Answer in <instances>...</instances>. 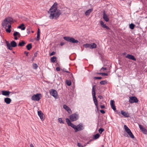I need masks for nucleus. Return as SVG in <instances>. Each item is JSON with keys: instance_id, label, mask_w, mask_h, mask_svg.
<instances>
[{"instance_id": "1", "label": "nucleus", "mask_w": 147, "mask_h": 147, "mask_svg": "<svg viewBox=\"0 0 147 147\" xmlns=\"http://www.w3.org/2000/svg\"><path fill=\"white\" fill-rule=\"evenodd\" d=\"M57 3H55L48 11V13L49 14V17L50 19H56L61 15L60 11L57 9Z\"/></svg>"}, {"instance_id": "2", "label": "nucleus", "mask_w": 147, "mask_h": 147, "mask_svg": "<svg viewBox=\"0 0 147 147\" xmlns=\"http://www.w3.org/2000/svg\"><path fill=\"white\" fill-rule=\"evenodd\" d=\"M13 19L10 17L5 18L2 22V24L3 27L6 28L8 26L11 25V23L13 22Z\"/></svg>"}, {"instance_id": "3", "label": "nucleus", "mask_w": 147, "mask_h": 147, "mask_svg": "<svg viewBox=\"0 0 147 147\" xmlns=\"http://www.w3.org/2000/svg\"><path fill=\"white\" fill-rule=\"evenodd\" d=\"M95 87V86H94L92 87V93L94 102L96 106V108L97 109V111H98V101L95 96L96 93L94 89Z\"/></svg>"}, {"instance_id": "4", "label": "nucleus", "mask_w": 147, "mask_h": 147, "mask_svg": "<svg viewBox=\"0 0 147 147\" xmlns=\"http://www.w3.org/2000/svg\"><path fill=\"white\" fill-rule=\"evenodd\" d=\"M6 44L7 48L10 50H12V47H15L17 46V44L14 41L11 42L10 44L6 41Z\"/></svg>"}, {"instance_id": "5", "label": "nucleus", "mask_w": 147, "mask_h": 147, "mask_svg": "<svg viewBox=\"0 0 147 147\" xmlns=\"http://www.w3.org/2000/svg\"><path fill=\"white\" fill-rule=\"evenodd\" d=\"M63 38L65 40L73 43H77L79 42L78 40H75L73 37H71L69 36H64L63 37Z\"/></svg>"}, {"instance_id": "6", "label": "nucleus", "mask_w": 147, "mask_h": 147, "mask_svg": "<svg viewBox=\"0 0 147 147\" xmlns=\"http://www.w3.org/2000/svg\"><path fill=\"white\" fill-rule=\"evenodd\" d=\"M69 118L71 121H75L79 119V115L78 114L76 113L71 115L69 116Z\"/></svg>"}, {"instance_id": "7", "label": "nucleus", "mask_w": 147, "mask_h": 147, "mask_svg": "<svg viewBox=\"0 0 147 147\" xmlns=\"http://www.w3.org/2000/svg\"><path fill=\"white\" fill-rule=\"evenodd\" d=\"M124 128L125 131L127 133L130 137L132 138H134V135L131 132V130L128 127L125 125H124Z\"/></svg>"}, {"instance_id": "8", "label": "nucleus", "mask_w": 147, "mask_h": 147, "mask_svg": "<svg viewBox=\"0 0 147 147\" xmlns=\"http://www.w3.org/2000/svg\"><path fill=\"white\" fill-rule=\"evenodd\" d=\"M84 129V126L83 124L80 123L76 126V129L75 130V132H77L78 131H80L83 130Z\"/></svg>"}, {"instance_id": "9", "label": "nucleus", "mask_w": 147, "mask_h": 147, "mask_svg": "<svg viewBox=\"0 0 147 147\" xmlns=\"http://www.w3.org/2000/svg\"><path fill=\"white\" fill-rule=\"evenodd\" d=\"M40 96H41V94H34L32 97L31 99L32 100L34 101H38L41 98Z\"/></svg>"}, {"instance_id": "10", "label": "nucleus", "mask_w": 147, "mask_h": 147, "mask_svg": "<svg viewBox=\"0 0 147 147\" xmlns=\"http://www.w3.org/2000/svg\"><path fill=\"white\" fill-rule=\"evenodd\" d=\"M138 101L137 98L135 96H131L129 97V102L131 103H137Z\"/></svg>"}, {"instance_id": "11", "label": "nucleus", "mask_w": 147, "mask_h": 147, "mask_svg": "<svg viewBox=\"0 0 147 147\" xmlns=\"http://www.w3.org/2000/svg\"><path fill=\"white\" fill-rule=\"evenodd\" d=\"M50 93L51 95L52 96L55 98H56L57 96V92L55 90L52 89L50 90Z\"/></svg>"}, {"instance_id": "12", "label": "nucleus", "mask_w": 147, "mask_h": 147, "mask_svg": "<svg viewBox=\"0 0 147 147\" xmlns=\"http://www.w3.org/2000/svg\"><path fill=\"white\" fill-rule=\"evenodd\" d=\"M139 127L142 132L145 134H147V130L141 125H139Z\"/></svg>"}, {"instance_id": "13", "label": "nucleus", "mask_w": 147, "mask_h": 147, "mask_svg": "<svg viewBox=\"0 0 147 147\" xmlns=\"http://www.w3.org/2000/svg\"><path fill=\"white\" fill-rule=\"evenodd\" d=\"M63 108L66 110L69 114H71L72 113L71 109L68 106L65 105H63Z\"/></svg>"}, {"instance_id": "14", "label": "nucleus", "mask_w": 147, "mask_h": 147, "mask_svg": "<svg viewBox=\"0 0 147 147\" xmlns=\"http://www.w3.org/2000/svg\"><path fill=\"white\" fill-rule=\"evenodd\" d=\"M103 18L105 20L106 22H108L109 20V18H108L107 15L106 14L105 11H103Z\"/></svg>"}, {"instance_id": "15", "label": "nucleus", "mask_w": 147, "mask_h": 147, "mask_svg": "<svg viewBox=\"0 0 147 147\" xmlns=\"http://www.w3.org/2000/svg\"><path fill=\"white\" fill-rule=\"evenodd\" d=\"M125 57L126 58L129 59H130L134 61H136V58L133 55H131L127 54V55L125 56Z\"/></svg>"}, {"instance_id": "16", "label": "nucleus", "mask_w": 147, "mask_h": 147, "mask_svg": "<svg viewBox=\"0 0 147 147\" xmlns=\"http://www.w3.org/2000/svg\"><path fill=\"white\" fill-rule=\"evenodd\" d=\"M38 114L40 119L42 121L44 120V118L43 117V114L42 112L40 111H38Z\"/></svg>"}, {"instance_id": "17", "label": "nucleus", "mask_w": 147, "mask_h": 147, "mask_svg": "<svg viewBox=\"0 0 147 147\" xmlns=\"http://www.w3.org/2000/svg\"><path fill=\"white\" fill-rule=\"evenodd\" d=\"M115 101L113 100H111L110 101V105H111V107L115 111L116 110V108L115 106Z\"/></svg>"}, {"instance_id": "18", "label": "nucleus", "mask_w": 147, "mask_h": 147, "mask_svg": "<svg viewBox=\"0 0 147 147\" xmlns=\"http://www.w3.org/2000/svg\"><path fill=\"white\" fill-rule=\"evenodd\" d=\"M100 23L101 26L104 28H105L107 30H109V28L106 26V24H104L103 22L102 21H100Z\"/></svg>"}, {"instance_id": "19", "label": "nucleus", "mask_w": 147, "mask_h": 147, "mask_svg": "<svg viewBox=\"0 0 147 147\" xmlns=\"http://www.w3.org/2000/svg\"><path fill=\"white\" fill-rule=\"evenodd\" d=\"M10 92L8 91H2V94L4 96H9Z\"/></svg>"}, {"instance_id": "20", "label": "nucleus", "mask_w": 147, "mask_h": 147, "mask_svg": "<svg viewBox=\"0 0 147 147\" xmlns=\"http://www.w3.org/2000/svg\"><path fill=\"white\" fill-rule=\"evenodd\" d=\"M121 114L125 117H129V114L127 112L123 111V110L121 111Z\"/></svg>"}, {"instance_id": "21", "label": "nucleus", "mask_w": 147, "mask_h": 147, "mask_svg": "<svg viewBox=\"0 0 147 147\" xmlns=\"http://www.w3.org/2000/svg\"><path fill=\"white\" fill-rule=\"evenodd\" d=\"M5 102L7 104H9L10 103L11 101V99L9 98H6L4 99Z\"/></svg>"}, {"instance_id": "22", "label": "nucleus", "mask_w": 147, "mask_h": 147, "mask_svg": "<svg viewBox=\"0 0 147 147\" xmlns=\"http://www.w3.org/2000/svg\"><path fill=\"white\" fill-rule=\"evenodd\" d=\"M92 11L93 9H90L86 11L85 13V15L86 16H88Z\"/></svg>"}, {"instance_id": "23", "label": "nucleus", "mask_w": 147, "mask_h": 147, "mask_svg": "<svg viewBox=\"0 0 147 147\" xmlns=\"http://www.w3.org/2000/svg\"><path fill=\"white\" fill-rule=\"evenodd\" d=\"M90 45V48L91 49H94L96 47V45L95 43H91Z\"/></svg>"}, {"instance_id": "24", "label": "nucleus", "mask_w": 147, "mask_h": 147, "mask_svg": "<svg viewBox=\"0 0 147 147\" xmlns=\"http://www.w3.org/2000/svg\"><path fill=\"white\" fill-rule=\"evenodd\" d=\"M26 44V43L24 41H22L21 42H20L18 45L21 47L24 46Z\"/></svg>"}, {"instance_id": "25", "label": "nucleus", "mask_w": 147, "mask_h": 147, "mask_svg": "<svg viewBox=\"0 0 147 147\" xmlns=\"http://www.w3.org/2000/svg\"><path fill=\"white\" fill-rule=\"evenodd\" d=\"M13 36H18L20 37V34L18 32H15L13 34Z\"/></svg>"}, {"instance_id": "26", "label": "nucleus", "mask_w": 147, "mask_h": 147, "mask_svg": "<svg viewBox=\"0 0 147 147\" xmlns=\"http://www.w3.org/2000/svg\"><path fill=\"white\" fill-rule=\"evenodd\" d=\"M24 26V24H22L20 26H19L18 27V28H20V29H21L22 30H24L25 29V28Z\"/></svg>"}, {"instance_id": "27", "label": "nucleus", "mask_w": 147, "mask_h": 147, "mask_svg": "<svg viewBox=\"0 0 147 147\" xmlns=\"http://www.w3.org/2000/svg\"><path fill=\"white\" fill-rule=\"evenodd\" d=\"M8 28L6 29V31L9 33H10L11 32V25H9L8 26Z\"/></svg>"}, {"instance_id": "28", "label": "nucleus", "mask_w": 147, "mask_h": 147, "mask_svg": "<svg viewBox=\"0 0 147 147\" xmlns=\"http://www.w3.org/2000/svg\"><path fill=\"white\" fill-rule=\"evenodd\" d=\"M26 48L28 50H30L32 48L31 44H29L26 46Z\"/></svg>"}, {"instance_id": "29", "label": "nucleus", "mask_w": 147, "mask_h": 147, "mask_svg": "<svg viewBox=\"0 0 147 147\" xmlns=\"http://www.w3.org/2000/svg\"><path fill=\"white\" fill-rule=\"evenodd\" d=\"M56 60V58L55 57L53 56L52 57L51 59V61L53 62H55Z\"/></svg>"}, {"instance_id": "30", "label": "nucleus", "mask_w": 147, "mask_h": 147, "mask_svg": "<svg viewBox=\"0 0 147 147\" xmlns=\"http://www.w3.org/2000/svg\"><path fill=\"white\" fill-rule=\"evenodd\" d=\"M100 84L101 85H104L107 84V82L106 80L102 81L100 82Z\"/></svg>"}, {"instance_id": "31", "label": "nucleus", "mask_w": 147, "mask_h": 147, "mask_svg": "<svg viewBox=\"0 0 147 147\" xmlns=\"http://www.w3.org/2000/svg\"><path fill=\"white\" fill-rule=\"evenodd\" d=\"M61 70L63 72H66L67 73H68L70 74V75H72V74L70 73L69 71H67L66 69L65 68L61 69Z\"/></svg>"}, {"instance_id": "32", "label": "nucleus", "mask_w": 147, "mask_h": 147, "mask_svg": "<svg viewBox=\"0 0 147 147\" xmlns=\"http://www.w3.org/2000/svg\"><path fill=\"white\" fill-rule=\"evenodd\" d=\"M69 126H71L72 127L74 128L75 131L76 128V125L71 123Z\"/></svg>"}, {"instance_id": "33", "label": "nucleus", "mask_w": 147, "mask_h": 147, "mask_svg": "<svg viewBox=\"0 0 147 147\" xmlns=\"http://www.w3.org/2000/svg\"><path fill=\"white\" fill-rule=\"evenodd\" d=\"M99 136L100 135L98 134H97L94 136L93 138L94 139H96L99 137Z\"/></svg>"}, {"instance_id": "34", "label": "nucleus", "mask_w": 147, "mask_h": 147, "mask_svg": "<svg viewBox=\"0 0 147 147\" xmlns=\"http://www.w3.org/2000/svg\"><path fill=\"white\" fill-rule=\"evenodd\" d=\"M134 26H135L134 24H133L132 23L131 24L129 25V28L132 30L134 29Z\"/></svg>"}, {"instance_id": "35", "label": "nucleus", "mask_w": 147, "mask_h": 147, "mask_svg": "<svg viewBox=\"0 0 147 147\" xmlns=\"http://www.w3.org/2000/svg\"><path fill=\"white\" fill-rule=\"evenodd\" d=\"M90 45L89 44H86L83 45L84 47L86 48H87L88 47L90 48Z\"/></svg>"}, {"instance_id": "36", "label": "nucleus", "mask_w": 147, "mask_h": 147, "mask_svg": "<svg viewBox=\"0 0 147 147\" xmlns=\"http://www.w3.org/2000/svg\"><path fill=\"white\" fill-rule=\"evenodd\" d=\"M66 120L69 126L71 123V121L69 119L66 118Z\"/></svg>"}, {"instance_id": "37", "label": "nucleus", "mask_w": 147, "mask_h": 147, "mask_svg": "<svg viewBox=\"0 0 147 147\" xmlns=\"http://www.w3.org/2000/svg\"><path fill=\"white\" fill-rule=\"evenodd\" d=\"M66 82L67 85L68 86H70L71 84V82L70 81L66 80Z\"/></svg>"}, {"instance_id": "38", "label": "nucleus", "mask_w": 147, "mask_h": 147, "mask_svg": "<svg viewBox=\"0 0 147 147\" xmlns=\"http://www.w3.org/2000/svg\"><path fill=\"white\" fill-rule=\"evenodd\" d=\"M33 68L34 69H36L38 68V65L36 63H34L33 64Z\"/></svg>"}, {"instance_id": "39", "label": "nucleus", "mask_w": 147, "mask_h": 147, "mask_svg": "<svg viewBox=\"0 0 147 147\" xmlns=\"http://www.w3.org/2000/svg\"><path fill=\"white\" fill-rule=\"evenodd\" d=\"M104 131V129H102V128H100L98 130V131L99 133L101 134L102 133V132H103Z\"/></svg>"}, {"instance_id": "40", "label": "nucleus", "mask_w": 147, "mask_h": 147, "mask_svg": "<svg viewBox=\"0 0 147 147\" xmlns=\"http://www.w3.org/2000/svg\"><path fill=\"white\" fill-rule=\"evenodd\" d=\"M58 121H59V122L60 123H64V122H63V121L62 120V119L61 118H59L58 119Z\"/></svg>"}, {"instance_id": "41", "label": "nucleus", "mask_w": 147, "mask_h": 147, "mask_svg": "<svg viewBox=\"0 0 147 147\" xmlns=\"http://www.w3.org/2000/svg\"><path fill=\"white\" fill-rule=\"evenodd\" d=\"M40 35V34H37V37H36V39L38 41L39 40Z\"/></svg>"}, {"instance_id": "42", "label": "nucleus", "mask_w": 147, "mask_h": 147, "mask_svg": "<svg viewBox=\"0 0 147 147\" xmlns=\"http://www.w3.org/2000/svg\"><path fill=\"white\" fill-rule=\"evenodd\" d=\"M102 78L101 77H95L94 78L96 79H101Z\"/></svg>"}, {"instance_id": "43", "label": "nucleus", "mask_w": 147, "mask_h": 147, "mask_svg": "<svg viewBox=\"0 0 147 147\" xmlns=\"http://www.w3.org/2000/svg\"><path fill=\"white\" fill-rule=\"evenodd\" d=\"M78 146L79 147H83V146L80 143H78Z\"/></svg>"}, {"instance_id": "44", "label": "nucleus", "mask_w": 147, "mask_h": 147, "mask_svg": "<svg viewBox=\"0 0 147 147\" xmlns=\"http://www.w3.org/2000/svg\"><path fill=\"white\" fill-rule=\"evenodd\" d=\"M102 76H107L108 74L107 73H102Z\"/></svg>"}, {"instance_id": "45", "label": "nucleus", "mask_w": 147, "mask_h": 147, "mask_svg": "<svg viewBox=\"0 0 147 147\" xmlns=\"http://www.w3.org/2000/svg\"><path fill=\"white\" fill-rule=\"evenodd\" d=\"M56 53L55 52L53 51L50 54V56H52L55 54Z\"/></svg>"}, {"instance_id": "46", "label": "nucleus", "mask_w": 147, "mask_h": 147, "mask_svg": "<svg viewBox=\"0 0 147 147\" xmlns=\"http://www.w3.org/2000/svg\"><path fill=\"white\" fill-rule=\"evenodd\" d=\"M106 70L107 68L104 67H102L101 69V70H103V71H105Z\"/></svg>"}, {"instance_id": "47", "label": "nucleus", "mask_w": 147, "mask_h": 147, "mask_svg": "<svg viewBox=\"0 0 147 147\" xmlns=\"http://www.w3.org/2000/svg\"><path fill=\"white\" fill-rule=\"evenodd\" d=\"M100 112L102 114H104L105 113V112L103 110H100Z\"/></svg>"}, {"instance_id": "48", "label": "nucleus", "mask_w": 147, "mask_h": 147, "mask_svg": "<svg viewBox=\"0 0 147 147\" xmlns=\"http://www.w3.org/2000/svg\"><path fill=\"white\" fill-rule=\"evenodd\" d=\"M37 53H35L34 54V56L33 57V58H34V57L35 58V57H37Z\"/></svg>"}, {"instance_id": "49", "label": "nucleus", "mask_w": 147, "mask_h": 147, "mask_svg": "<svg viewBox=\"0 0 147 147\" xmlns=\"http://www.w3.org/2000/svg\"><path fill=\"white\" fill-rule=\"evenodd\" d=\"M29 52H27L26 51H24V53L26 55V56H28V54Z\"/></svg>"}, {"instance_id": "50", "label": "nucleus", "mask_w": 147, "mask_h": 147, "mask_svg": "<svg viewBox=\"0 0 147 147\" xmlns=\"http://www.w3.org/2000/svg\"><path fill=\"white\" fill-rule=\"evenodd\" d=\"M56 70L57 71H59L60 70V69L59 67H57L56 68Z\"/></svg>"}, {"instance_id": "51", "label": "nucleus", "mask_w": 147, "mask_h": 147, "mask_svg": "<svg viewBox=\"0 0 147 147\" xmlns=\"http://www.w3.org/2000/svg\"><path fill=\"white\" fill-rule=\"evenodd\" d=\"M100 107L101 109H103L105 108V106L104 105H101Z\"/></svg>"}, {"instance_id": "52", "label": "nucleus", "mask_w": 147, "mask_h": 147, "mask_svg": "<svg viewBox=\"0 0 147 147\" xmlns=\"http://www.w3.org/2000/svg\"><path fill=\"white\" fill-rule=\"evenodd\" d=\"M93 140V139H91L87 143V144H89Z\"/></svg>"}, {"instance_id": "53", "label": "nucleus", "mask_w": 147, "mask_h": 147, "mask_svg": "<svg viewBox=\"0 0 147 147\" xmlns=\"http://www.w3.org/2000/svg\"><path fill=\"white\" fill-rule=\"evenodd\" d=\"M65 44V43L63 42H61L60 43V45L61 46Z\"/></svg>"}, {"instance_id": "54", "label": "nucleus", "mask_w": 147, "mask_h": 147, "mask_svg": "<svg viewBox=\"0 0 147 147\" xmlns=\"http://www.w3.org/2000/svg\"><path fill=\"white\" fill-rule=\"evenodd\" d=\"M30 147H34L32 144H31L30 145Z\"/></svg>"}, {"instance_id": "55", "label": "nucleus", "mask_w": 147, "mask_h": 147, "mask_svg": "<svg viewBox=\"0 0 147 147\" xmlns=\"http://www.w3.org/2000/svg\"><path fill=\"white\" fill-rule=\"evenodd\" d=\"M37 34H40V30L39 28L38 29V30Z\"/></svg>"}, {"instance_id": "56", "label": "nucleus", "mask_w": 147, "mask_h": 147, "mask_svg": "<svg viewBox=\"0 0 147 147\" xmlns=\"http://www.w3.org/2000/svg\"><path fill=\"white\" fill-rule=\"evenodd\" d=\"M15 37L14 39L16 40H17L18 39V38L17 37V36H14Z\"/></svg>"}, {"instance_id": "57", "label": "nucleus", "mask_w": 147, "mask_h": 147, "mask_svg": "<svg viewBox=\"0 0 147 147\" xmlns=\"http://www.w3.org/2000/svg\"><path fill=\"white\" fill-rule=\"evenodd\" d=\"M102 73H98L97 74L99 75H102Z\"/></svg>"}, {"instance_id": "58", "label": "nucleus", "mask_w": 147, "mask_h": 147, "mask_svg": "<svg viewBox=\"0 0 147 147\" xmlns=\"http://www.w3.org/2000/svg\"><path fill=\"white\" fill-rule=\"evenodd\" d=\"M30 32V30H29V31H28V32H27V33L28 34H29Z\"/></svg>"}, {"instance_id": "59", "label": "nucleus", "mask_w": 147, "mask_h": 147, "mask_svg": "<svg viewBox=\"0 0 147 147\" xmlns=\"http://www.w3.org/2000/svg\"><path fill=\"white\" fill-rule=\"evenodd\" d=\"M102 97L101 96H98V97L99 98H101Z\"/></svg>"}, {"instance_id": "60", "label": "nucleus", "mask_w": 147, "mask_h": 147, "mask_svg": "<svg viewBox=\"0 0 147 147\" xmlns=\"http://www.w3.org/2000/svg\"><path fill=\"white\" fill-rule=\"evenodd\" d=\"M126 54V53H123V55H125Z\"/></svg>"}, {"instance_id": "61", "label": "nucleus", "mask_w": 147, "mask_h": 147, "mask_svg": "<svg viewBox=\"0 0 147 147\" xmlns=\"http://www.w3.org/2000/svg\"><path fill=\"white\" fill-rule=\"evenodd\" d=\"M34 58H35L34 57V58H33V57L32 58V61L34 60Z\"/></svg>"}, {"instance_id": "62", "label": "nucleus", "mask_w": 147, "mask_h": 147, "mask_svg": "<svg viewBox=\"0 0 147 147\" xmlns=\"http://www.w3.org/2000/svg\"><path fill=\"white\" fill-rule=\"evenodd\" d=\"M31 32H32V33H33V32H34V31H31Z\"/></svg>"}, {"instance_id": "63", "label": "nucleus", "mask_w": 147, "mask_h": 147, "mask_svg": "<svg viewBox=\"0 0 147 147\" xmlns=\"http://www.w3.org/2000/svg\"><path fill=\"white\" fill-rule=\"evenodd\" d=\"M96 109H96L97 111H97V108H96Z\"/></svg>"}]
</instances>
